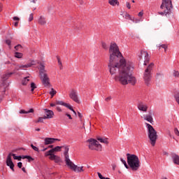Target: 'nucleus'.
Wrapping results in <instances>:
<instances>
[{"label":"nucleus","instance_id":"f257e3e1","mask_svg":"<svg viewBox=\"0 0 179 179\" xmlns=\"http://www.w3.org/2000/svg\"><path fill=\"white\" fill-rule=\"evenodd\" d=\"M109 54L108 68L110 73L115 75L117 72L119 73L115 77L116 82H120L121 85H128V83L133 85H135L136 78L131 73L134 71V63L124 59L117 43H110Z\"/></svg>","mask_w":179,"mask_h":179},{"label":"nucleus","instance_id":"f03ea898","mask_svg":"<svg viewBox=\"0 0 179 179\" xmlns=\"http://www.w3.org/2000/svg\"><path fill=\"white\" fill-rule=\"evenodd\" d=\"M127 163L133 171H137L141 167V161L136 155L127 154Z\"/></svg>","mask_w":179,"mask_h":179},{"label":"nucleus","instance_id":"7ed1b4c3","mask_svg":"<svg viewBox=\"0 0 179 179\" xmlns=\"http://www.w3.org/2000/svg\"><path fill=\"white\" fill-rule=\"evenodd\" d=\"M160 9H162L164 11L159 12V15H161V16H164V15L166 17L170 16L173 10V3L171 2V0H162Z\"/></svg>","mask_w":179,"mask_h":179},{"label":"nucleus","instance_id":"20e7f679","mask_svg":"<svg viewBox=\"0 0 179 179\" xmlns=\"http://www.w3.org/2000/svg\"><path fill=\"white\" fill-rule=\"evenodd\" d=\"M145 127L148 129V135L150 139V142L152 146H155L156 145V141H157V131L153 128V126L150 124L145 123Z\"/></svg>","mask_w":179,"mask_h":179},{"label":"nucleus","instance_id":"39448f33","mask_svg":"<svg viewBox=\"0 0 179 179\" xmlns=\"http://www.w3.org/2000/svg\"><path fill=\"white\" fill-rule=\"evenodd\" d=\"M153 66H155V64H150L144 71L143 80L147 86L150 85V80H152V71H153Z\"/></svg>","mask_w":179,"mask_h":179},{"label":"nucleus","instance_id":"423d86ee","mask_svg":"<svg viewBox=\"0 0 179 179\" xmlns=\"http://www.w3.org/2000/svg\"><path fill=\"white\" fill-rule=\"evenodd\" d=\"M12 156L14 159V160H22V156H16L15 154H13L12 152H10L8 155L7 156L6 159V165L10 167V169L12 170V171H15V164H13V162H12Z\"/></svg>","mask_w":179,"mask_h":179},{"label":"nucleus","instance_id":"0eeeda50","mask_svg":"<svg viewBox=\"0 0 179 179\" xmlns=\"http://www.w3.org/2000/svg\"><path fill=\"white\" fill-rule=\"evenodd\" d=\"M89 142L88 148L90 150H97L101 152L102 146L101 144L99 143V141L93 138H90L87 141Z\"/></svg>","mask_w":179,"mask_h":179},{"label":"nucleus","instance_id":"6e6552de","mask_svg":"<svg viewBox=\"0 0 179 179\" xmlns=\"http://www.w3.org/2000/svg\"><path fill=\"white\" fill-rule=\"evenodd\" d=\"M66 164V166H68V167H69V169L73 170L76 173H80L82 171H84L83 166H78L75 165V164H73L72 161H69Z\"/></svg>","mask_w":179,"mask_h":179},{"label":"nucleus","instance_id":"1a4fd4ad","mask_svg":"<svg viewBox=\"0 0 179 179\" xmlns=\"http://www.w3.org/2000/svg\"><path fill=\"white\" fill-rule=\"evenodd\" d=\"M40 76L42 84L45 86V87H50L51 84L50 83V78H48L47 73L44 74H40Z\"/></svg>","mask_w":179,"mask_h":179},{"label":"nucleus","instance_id":"9d476101","mask_svg":"<svg viewBox=\"0 0 179 179\" xmlns=\"http://www.w3.org/2000/svg\"><path fill=\"white\" fill-rule=\"evenodd\" d=\"M142 57H144V65H148V64H149V61H150L149 53L145 50H141V55L139 56L140 59H142Z\"/></svg>","mask_w":179,"mask_h":179},{"label":"nucleus","instance_id":"9b49d317","mask_svg":"<svg viewBox=\"0 0 179 179\" xmlns=\"http://www.w3.org/2000/svg\"><path fill=\"white\" fill-rule=\"evenodd\" d=\"M69 97L73 100V101H75L78 104L80 103V101H79V97H78V92L75 90H72L71 92L69 94Z\"/></svg>","mask_w":179,"mask_h":179},{"label":"nucleus","instance_id":"f8f14e48","mask_svg":"<svg viewBox=\"0 0 179 179\" xmlns=\"http://www.w3.org/2000/svg\"><path fill=\"white\" fill-rule=\"evenodd\" d=\"M137 108L143 113L148 111V105L142 101H138L137 103Z\"/></svg>","mask_w":179,"mask_h":179},{"label":"nucleus","instance_id":"ddd939ff","mask_svg":"<svg viewBox=\"0 0 179 179\" xmlns=\"http://www.w3.org/2000/svg\"><path fill=\"white\" fill-rule=\"evenodd\" d=\"M56 141L59 142L61 140L58 138L47 137V138H45L44 139V143L45 145H52V143H55Z\"/></svg>","mask_w":179,"mask_h":179},{"label":"nucleus","instance_id":"4468645a","mask_svg":"<svg viewBox=\"0 0 179 179\" xmlns=\"http://www.w3.org/2000/svg\"><path fill=\"white\" fill-rule=\"evenodd\" d=\"M45 115L43 116L44 120H50L54 117V112L51 110L44 109Z\"/></svg>","mask_w":179,"mask_h":179},{"label":"nucleus","instance_id":"2eb2a0df","mask_svg":"<svg viewBox=\"0 0 179 179\" xmlns=\"http://www.w3.org/2000/svg\"><path fill=\"white\" fill-rule=\"evenodd\" d=\"M62 148H64V157H65V162L66 164V163H69L71 162V159H69V155L68 154V152H69V146H62Z\"/></svg>","mask_w":179,"mask_h":179},{"label":"nucleus","instance_id":"dca6fc26","mask_svg":"<svg viewBox=\"0 0 179 179\" xmlns=\"http://www.w3.org/2000/svg\"><path fill=\"white\" fill-rule=\"evenodd\" d=\"M172 161L174 163V164H177V166H179V156L176 153L171 154Z\"/></svg>","mask_w":179,"mask_h":179},{"label":"nucleus","instance_id":"f3484780","mask_svg":"<svg viewBox=\"0 0 179 179\" xmlns=\"http://www.w3.org/2000/svg\"><path fill=\"white\" fill-rule=\"evenodd\" d=\"M143 120H145V121H148L150 124H153V117L152 116V113L143 115Z\"/></svg>","mask_w":179,"mask_h":179},{"label":"nucleus","instance_id":"a211bd4d","mask_svg":"<svg viewBox=\"0 0 179 179\" xmlns=\"http://www.w3.org/2000/svg\"><path fill=\"white\" fill-rule=\"evenodd\" d=\"M38 23L41 24V26H44L47 24V20H45V17L41 15L38 20Z\"/></svg>","mask_w":179,"mask_h":179},{"label":"nucleus","instance_id":"6ab92c4d","mask_svg":"<svg viewBox=\"0 0 179 179\" xmlns=\"http://www.w3.org/2000/svg\"><path fill=\"white\" fill-rule=\"evenodd\" d=\"M50 160H54L55 163H59L61 162V158L55 155L52 154L50 157Z\"/></svg>","mask_w":179,"mask_h":179},{"label":"nucleus","instance_id":"aec40b11","mask_svg":"<svg viewBox=\"0 0 179 179\" xmlns=\"http://www.w3.org/2000/svg\"><path fill=\"white\" fill-rule=\"evenodd\" d=\"M45 73V66H44L43 64L41 63L40 64V67H39V75H43Z\"/></svg>","mask_w":179,"mask_h":179},{"label":"nucleus","instance_id":"412c9836","mask_svg":"<svg viewBox=\"0 0 179 179\" xmlns=\"http://www.w3.org/2000/svg\"><path fill=\"white\" fill-rule=\"evenodd\" d=\"M13 72H10V73H6L5 74H3L2 76V80L3 81L7 80V79H9V78H10V76H12V75H13Z\"/></svg>","mask_w":179,"mask_h":179},{"label":"nucleus","instance_id":"4be33fe9","mask_svg":"<svg viewBox=\"0 0 179 179\" xmlns=\"http://www.w3.org/2000/svg\"><path fill=\"white\" fill-rule=\"evenodd\" d=\"M122 16L124 19H129V20H131V22H135V17H131V15L128 13H124Z\"/></svg>","mask_w":179,"mask_h":179},{"label":"nucleus","instance_id":"5701e85b","mask_svg":"<svg viewBox=\"0 0 179 179\" xmlns=\"http://www.w3.org/2000/svg\"><path fill=\"white\" fill-rule=\"evenodd\" d=\"M96 139L97 141L101 142V143H106V145H108V138H103L100 136H98Z\"/></svg>","mask_w":179,"mask_h":179},{"label":"nucleus","instance_id":"b1692460","mask_svg":"<svg viewBox=\"0 0 179 179\" xmlns=\"http://www.w3.org/2000/svg\"><path fill=\"white\" fill-rule=\"evenodd\" d=\"M108 3H110L111 6H115V5L118 6L120 5L118 0H108Z\"/></svg>","mask_w":179,"mask_h":179},{"label":"nucleus","instance_id":"393cba45","mask_svg":"<svg viewBox=\"0 0 179 179\" xmlns=\"http://www.w3.org/2000/svg\"><path fill=\"white\" fill-rule=\"evenodd\" d=\"M57 104H59V106H64V107H66V108H68V107H69V103H64V101H57L56 102Z\"/></svg>","mask_w":179,"mask_h":179},{"label":"nucleus","instance_id":"a878e982","mask_svg":"<svg viewBox=\"0 0 179 179\" xmlns=\"http://www.w3.org/2000/svg\"><path fill=\"white\" fill-rule=\"evenodd\" d=\"M27 68H30L29 66L27 64L24 65H20V66H17L15 69L17 71H19V69H27Z\"/></svg>","mask_w":179,"mask_h":179},{"label":"nucleus","instance_id":"bb28decb","mask_svg":"<svg viewBox=\"0 0 179 179\" xmlns=\"http://www.w3.org/2000/svg\"><path fill=\"white\" fill-rule=\"evenodd\" d=\"M29 113H34V109L31 108L30 110H29L28 111H26L24 110H21L20 111V114H29Z\"/></svg>","mask_w":179,"mask_h":179},{"label":"nucleus","instance_id":"cd10ccee","mask_svg":"<svg viewBox=\"0 0 179 179\" xmlns=\"http://www.w3.org/2000/svg\"><path fill=\"white\" fill-rule=\"evenodd\" d=\"M61 149H62V146H56L55 148L51 149L50 152H61Z\"/></svg>","mask_w":179,"mask_h":179},{"label":"nucleus","instance_id":"c85d7f7f","mask_svg":"<svg viewBox=\"0 0 179 179\" xmlns=\"http://www.w3.org/2000/svg\"><path fill=\"white\" fill-rule=\"evenodd\" d=\"M49 94H50L51 97L53 98L55 94H57V91L54 90V88H51V91L49 92Z\"/></svg>","mask_w":179,"mask_h":179},{"label":"nucleus","instance_id":"c756f323","mask_svg":"<svg viewBox=\"0 0 179 179\" xmlns=\"http://www.w3.org/2000/svg\"><path fill=\"white\" fill-rule=\"evenodd\" d=\"M15 58H19V59L22 58L23 57V53L16 52L15 53Z\"/></svg>","mask_w":179,"mask_h":179},{"label":"nucleus","instance_id":"7c9ffc66","mask_svg":"<svg viewBox=\"0 0 179 179\" xmlns=\"http://www.w3.org/2000/svg\"><path fill=\"white\" fill-rule=\"evenodd\" d=\"M120 161L122 162V163L124 164V166L126 169H129V166H128V164H127V161H125V159L120 158Z\"/></svg>","mask_w":179,"mask_h":179},{"label":"nucleus","instance_id":"2f4dec72","mask_svg":"<svg viewBox=\"0 0 179 179\" xmlns=\"http://www.w3.org/2000/svg\"><path fill=\"white\" fill-rule=\"evenodd\" d=\"M31 92H34V89H37V86L36 85V83H31Z\"/></svg>","mask_w":179,"mask_h":179},{"label":"nucleus","instance_id":"473e14b6","mask_svg":"<svg viewBox=\"0 0 179 179\" xmlns=\"http://www.w3.org/2000/svg\"><path fill=\"white\" fill-rule=\"evenodd\" d=\"M29 76L28 77H25L24 78V80H22V85H27V82H29Z\"/></svg>","mask_w":179,"mask_h":179},{"label":"nucleus","instance_id":"72a5a7b5","mask_svg":"<svg viewBox=\"0 0 179 179\" xmlns=\"http://www.w3.org/2000/svg\"><path fill=\"white\" fill-rule=\"evenodd\" d=\"M158 47H159V49H160V48H164L165 50V52H166V51L167 50V45H166V44H159V45H158Z\"/></svg>","mask_w":179,"mask_h":179},{"label":"nucleus","instance_id":"f704fd0d","mask_svg":"<svg viewBox=\"0 0 179 179\" xmlns=\"http://www.w3.org/2000/svg\"><path fill=\"white\" fill-rule=\"evenodd\" d=\"M162 78H163V73H157V79H162Z\"/></svg>","mask_w":179,"mask_h":179},{"label":"nucleus","instance_id":"c9c22d12","mask_svg":"<svg viewBox=\"0 0 179 179\" xmlns=\"http://www.w3.org/2000/svg\"><path fill=\"white\" fill-rule=\"evenodd\" d=\"M97 174H98L99 178H100V179H110V178H106V177L103 176V175H101V173H100V172H98Z\"/></svg>","mask_w":179,"mask_h":179},{"label":"nucleus","instance_id":"e433bc0d","mask_svg":"<svg viewBox=\"0 0 179 179\" xmlns=\"http://www.w3.org/2000/svg\"><path fill=\"white\" fill-rule=\"evenodd\" d=\"M101 45H102V48H103V50H108V46L107 45V44L106 43L102 42Z\"/></svg>","mask_w":179,"mask_h":179},{"label":"nucleus","instance_id":"4c0bfd02","mask_svg":"<svg viewBox=\"0 0 179 179\" xmlns=\"http://www.w3.org/2000/svg\"><path fill=\"white\" fill-rule=\"evenodd\" d=\"M53 153L54 152H51V150H50L45 153V156L47 157L48 156H51Z\"/></svg>","mask_w":179,"mask_h":179},{"label":"nucleus","instance_id":"58836bf2","mask_svg":"<svg viewBox=\"0 0 179 179\" xmlns=\"http://www.w3.org/2000/svg\"><path fill=\"white\" fill-rule=\"evenodd\" d=\"M67 108H69V110H71V111H73V114H75V115H76V111H75V110H73V108L71 105H69Z\"/></svg>","mask_w":179,"mask_h":179},{"label":"nucleus","instance_id":"ea45409f","mask_svg":"<svg viewBox=\"0 0 179 179\" xmlns=\"http://www.w3.org/2000/svg\"><path fill=\"white\" fill-rule=\"evenodd\" d=\"M27 64L29 65V68H31L33 65H36V62H34V60H32L30 63H28Z\"/></svg>","mask_w":179,"mask_h":179},{"label":"nucleus","instance_id":"a19ab883","mask_svg":"<svg viewBox=\"0 0 179 179\" xmlns=\"http://www.w3.org/2000/svg\"><path fill=\"white\" fill-rule=\"evenodd\" d=\"M31 148H32V149L35 150V152H40V150H38V148L34 146L33 144L31 145Z\"/></svg>","mask_w":179,"mask_h":179},{"label":"nucleus","instance_id":"79ce46f5","mask_svg":"<svg viewBox=\"0 0 179 179\" xmlns=\"http://www.w3.org/2000/svg\"><path fill=\"white\" fill-rule=\"evenodd\" d=\"M20 48H22V45H17L16 46H15V50L16 51H19V50H20Z\"/></svg>","mask_w":179,"mask_h":179},{"label":"nucleus","instance_id":"37998d69","mask_svg":"<svg viewBox=\"0 0 179 179\" xmlns=\"http://www.w3.org/2000/svg\"><path fill=\"white\" fill-rule=\"evenodd\" d=\"M57 62L59 65H61L60 69H62V62H61V59H59L58 57H57Z\"/></svg>","mask_w":179,"mask_h":179},{"label":"nucleus","instance_id":"c03bdc74","mask_svg":"<svg viewBox=\"0 0 179 179\" xmlns=\"http://www.w3.org/2000/svg\"><path fill=\"white\" fill-rule=\"evenodd\" d=\"M173 76H175V78H179V72L174 71H173Z\"/></svg>","mask_w":179,"mask_h":179},{"label":"nucleus","instance_id":"a18cd8bd","mask_svg":"<svg viewBox=\"0 0 179 179\" xmlns=\"http://www.w3.org/2000/svg\"><path fill=\"white\" fill-rule=\"evenodd\" d=\"M5 43H6V44H7V45H8L9 47H10V44L12 43V42H11L10 40H9V39H6V40L5 41Z\"/></svg>","mask_w":179,"mask_h":179},{"label":"nucleus","instance_id":"49530a36","mask_svg":"<svg viewBox=\"0 0 179 179\" xmlns=\"http://www.w3.org/2000/svg\"><path fill=\"white\" fill-rule=\"evenodd\" d=\"M36 122H44V117H38V120Z\"/></svg>","mask_w":179,"mask_h":179},{"label":"nucleus","instance_id":"de8ad7c7","mask_svg":"<svg viewBox=\"0 0 179 179\" xmlns=\"http://www.w3.org/2000/svg\"><path fill=\"white\" fill-rule=\"evenodd\" d=\"M174 132H175V134H176V135L177 136H179V131H178V129L175 128V129H174Z\"/></svg>","mask_w":179,"mask_h":179},{"label":"nucleus","instance_id":"09e8293b","mask_svg":"<svg viewBox=\"0 0 179 179\" xmlns=\"http://www.w3.org/2000/svg\"><path fill=\"white\" fill-rule=\"evenodd\" d=\"M28 162H33V160H34V159H33V157H31V156L28 155V157L27 158Z\"/></svg>","mask_w":179,"mask_h":179},{"label":"nucleus","instance_id":"8fccbe9b","mask_svg":"<svg viewBox=\"0 0 179 179\" xmlns=\"http://www.w3.org/2000/svg\"><path fill=\"white\" fill-rule=\"evenodd\" d=\"M34 17H33V13H31L29 15V22H31V20H33Z\"/></svg>","mask_w":179,"mask_h":179},{"label":"nucleus","instance_id":"3c124183","mask_svg":"<svg viewBox=\"0 0 179 179\" xmlns=\"http://www.w3.org/2000/svg\"><path fill=\"white\" fill-rule=\"evenodd\" d=\"M126 6L128 9H131V4L129 3V2L126 3Z\"/></svg>","mask_w":179,"mask_h":179},{"label":"nucleus","instance_id":"603ef678","mask_svg":"<svg viewBox=\"0 0 179 179\" xmlns=\"http://www.w3.org/2000/svg\"><path fill=\"white\" fill-rule=\"evenodd\" d=\"M13 20H15L17 22H19V20H20V18H19L18 17H13Z\"/></svg>","mask_w":179,"mask_h":179},{"label":"nucleus","instance_id":"864d4df0","mask_svg":"<svg viewBox=\"0 0 179 179\" xmlns=\"http://www.w3.org/2000/svg\"><path fill=\"white\" fill-rule=\"evenodd\" d=\"M22 162H18L17 163V167H19V169H22Z\"/></svg>","mask_w":179,"mask_h":179},{"label":"nucleus","instance_id":"5fc2aeb1","mask_svg":"<svg viewBox=\"0 0 179 179\" xmlns=\"http://www.w3.org/2000/svg\"><path fill=\"white\" fill-rule=\"evenodd\" d=\"M111 99H113L111 96H108L107 98L105 99V101H110V100H111Z\"/></svg>","mask_w":179,"mask_h":179},{"label":"nucleus","instance_id":"6e6d98bb","mask_svg":"<svg viewBox=\"0 0 179 179\" xmlns=\"http://www.w3.org/2000/svg\"><path fill=\"white\" fill-rule=\"evenodd\" d=\"M66 117H69V120H72V116H71V115H70V114H69V113H66Z\"/></svg>","mask_w":179,"mask_h":179},{"label":"nucleus","instance_id":"4d7b16f0","mask_svg":"<svg viewBox=\"0 0 179 179\" xmlns=\"http://www.w3.org/2000/svg\"><path fill=\"white\" fill-rule=\"evenodd\" d=\"M138 15L140 16V17H141V16H143V11H141L140 13H138Z\"/></svg>","mask_w":179,"mask_h":179},{"label":"nucleus","instance_id":"13d9d810","mask_svg":"<svg viewBox=\"0 0 179 179\" xmlns=\"http://www.w3.org/2000/svg\"><path fill=\"white\" fill-rule=\"evenodd\" d=\"M29 155H22L21 156V159H27Z\"/></svg>","mask_w":179,"mask_h":179},{"label":"nucleus","instance_id":"bf43d9fd","mask_svg":"<svg viewBox=\"0 0 179 179\" xmlns=\"http://www.w3.org/2000/svg\"><path fill=\"white\" fill-rule=\"evenodd\" d=\"M139 22H141V20L134 18V22H133V23H139Z\"/></svg>","mask_w":179,"mask_h":179},{"label":"nucleus","instance_id":"052dcab7","mask_svg":"<svg viewBox=\"0 0 179 179\" xmlns=\"http://www.w3.org/2000/svg\"><path fill=\"white\" fill-rule=\"evenodd\" d=\"M19 25V22H15V23H14V26L15 27H17V26Z\"/></svg>","mask_w":179,"mask_h":179},{"label":"nucleus","instance_id":"680f3d73","mask_svg":"<svg viewBox=\"0 0 179 179\" xmlns=\"http://www.w3.org/2000/svg\"><path fill=\"white\" fill-rule=\"evenodd\" d=\"M78 115L79 118H82V114L80 113V112H78Z\"/></svg>","mask_w":179,"mask_h":179},{"label":"nucleus","instance_id":"e2e57ef3","mask_svg":"<svg viewBox=\"0 0 179 179\" xmlns=\"http://www.w3.org/2000/svg\"><path fill=\"white\" fill-rule=\"evenodd\" d=\"M112 167H113V170H115V167H117V166L115 164H113Z\"/></svg>","mask_w":179,"mask_h":179},{"label":"nucleus","instance_id":"0e129e2a","mask_svg":"<svg viewBox=\"0 0 179 179\" xmlns=\"http://www.w3.org/2000/svg\"><path fill=\"white\" fill-rule=\"evenodd\" d=\"M22 171L24 173H26V168H24V167L22 168Z\"/></svg>","mask_w":179,"mask_h":179},{"label":"nucleus","instance_id":"69168bd1","mask_svg":"<svg viewBox=\"0 0 179 179\" xmlns=\"http://www.w3.org/2000/svg\"><path fill=\"white\" fill-rule=\"evenodd\" d=\"M50 107H55V104H54V103H50Z\"/></svg>","mask_w":179,"mask_h":179},{"label":"nucleus","instance_id":"338daca9","mask_svg":"<svg viewBox=\"0 0 179 179\" xmlns=\"http://www.w3.org/2000/svg\"><path fill=\"white\" fill-rule=\"evenodd\" d=\"M48 148H50V149H52V148H54V145H49Z\"/></svg>","mask_w":179,"mask_h":179},{"label":"nucleus","instance_id":"774afa93","mask_svg":"<svg viewBox=\"0 0 179 179\" xmlns=\"http://www.w3.org/2000/svg\"><path fill=\"white\" fill-rule=\"evenodd\" d=\"M31 2H32L33 3H36V0H32L31 1Z\"/></svg>","mask_w":179,"mask_h":179}]
</instances>
